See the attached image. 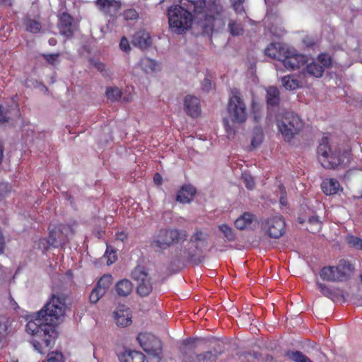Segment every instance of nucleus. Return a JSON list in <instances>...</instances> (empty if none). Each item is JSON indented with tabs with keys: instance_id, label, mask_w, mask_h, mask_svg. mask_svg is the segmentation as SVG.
<instances>
[{
	"instance_id": "nucleus-2",
	"label": "nucleus",
	"mask_w": 362,
	"mask_h": 362,
	"mask_svg": "<svg viewBox=\"0 0 362 362\" xmlns=\"http://www.w3.org/2000/svg\"><path fill=\"white\" fill-rule=\"evenodd\" d=\"M67 308L66 296H52L50 301L30 317L26 325V331L39 339L32 341L39 353L42 354L45 348L54 344L57 335L55 326L59 323Z\"/></svg>"
},
{
	"instance_id": "nucleus-39",
	"label": "nucleus",
	"mask_w": 362,
	"mask_h": 362,
	"mask_svg": "<svg viewBox=\"0 0 362 362\" xmlns=\"http://www.w3.org/2000/svg\"><path fill=\"white\" fill-rule=\"evenodd\" d=\"M103 257L107 259V265L110 266L117 260V252L112 246L107 245V248Z\"/></svg>"
},
{
	"instance_id": "nucleus-62",
	"label": "nucleus",
	"mask_w": 362,
	"mask_h": 362,
	"mask_svg": "<svg viewBox=\"0 0 362 362\" xmlns=\"http://www.w3.org/2000/svg\"><path fill=\"white\" fill-rule=\"evenodd\" d=\"M232 3L233 4H243V2H244V0H232Z\"/></svg>"
},
{
	"instance_id": "nucleus-8",
	"label": "nucleus",
	"mask_w": 362,
	"mask_h": 362,
	"mask_svg": "<svg viewBox=\"0 0 362 362\" xmlns=\"http://www.w3.org/2000/svg\"><path fill=\"white\" fill-rule=\"evenodd\" d=\"M137 340L146 352L153 362H159L162 358V344L159 339L151 333H141L137 337Z\"/></svg>"
},
{
	"instance_id": "nucleus-34",
	"label": "nucleus",
	"mask_w": 362,
	"mask_h": 362,
	"mask_svg": "<svg viewBox=\"0 0 362 362\" xmlns=\"http://www.w3.org/2000/svg\"><path fill=\"white\" fill-rule=\"evenodd\" d=\"M153 291L151 278L139 281L136 287L137 294H150Z\"/></svg>"
},
{
	"instance_id": "nucleus-59",
	"label": "nucleus",
	"mask_w": 362,
	"mask_h": 362,
	"mask_svg": "<svg viewBox=\"0 0 362 362\" xmlns=\"http://www.w3.org/2000/svg\"><path fill=\"white\" fill-rule=\"evenodd\" d=\"M12 4V0H0V5L2 6H11Z\"/></svg>"
},
{
	"instance_id": "nucleus-50",
	"label": "nucleus",
	"mask_w": 362,
	"mask_h": 362,
	"mask_svg": "<svg viewBox=\"0 0 362 362\" xmlns=\"http://www.w3.org/2000/svg\"><path fill=\"white\" fill-rule=\"evenodd\" d=\"M262 139H263V134L262 133L257 134L256 136H254L253 139H252L251 145L254 148H256L257 146L260 145V144L262 141Z\"/></svg>"
},
{
	"instance_id": "nucleus-30",
	"label": "nucleus",
	"mask_w": 362,
	"mask_h": 362,
	"mask_svg": "<svg viewBox=\"0 0 362 362\" xmlns=\"http://www.w3.org/2000/svg\"><path fill=\"white\" fill-rule=\"evenodd\" d=\"M336 269L334 266H328L323 267L320 272V277L328 281H338L336 276Z\"/></svg>"
},
{
	"instance_id": "nucleus-45",
	"label": "nucleus",
	"mask_w": 362,
	"mask_h": 362,
	"mask_svg": "<svg viewBox=\"0 0 362 362\" xmlns=\"http://www.w3.org/2000/svg\"><path fill=\"white\" fill-rule=\"evenodd\" d=\"M122 16L126 21L136 20L139 17V13L135 9L129 8L125 10Z\"/></svg>"
},
{
	"instance_id": "nucleus-26",
	"label": "nucleus",
	"mask_w": 362,
	"mask_h": 362,
	"mask_svg": "<svg viewBox=\"0 0 362 362\" xmlns=\"http://www.w3.org/2000/svg\"><path fill=\"white\" fill-rule=\"evenodd\" d=\"M267 104L269 107H277L280 103V92L276 87L269 86L267 89Z\"/></svg>"
},
{
	"instance_id": "nucleus-46",
	"label": "nucleus",
	"mask_w": 362,
	"mask_h": 362,
	"mask_svg": "<svg viewBox=\"0 0 362 362\" xmlns=\"http://www.w3.org/2000/svg\"><path fill=\"white\" fill-rule=\"evenodd\" d=\"M64 358L62 353L55 351L47 355V362H63Z\"/></svg>"
},
{
	"instance_id": "nucleus-12",
	"label": "nucleus",
	"mask_w": 362,
	"mask_h": 362,
	"mask_svg": "<svg viewBox=\"0 0 362 362\" xmlns=\"http://www.w3.org/2000/svg\"><path fill=\"white\" fill-rule=\"evenodd\" d=\"M306 61L305 55L300 54H290V52L286 50L281 62L286 69L295 70L304 65Z\"/></svg>"
},
{
	"instance_id": "nucleus-36",
	"label": "nucleus",
	"mask_w": 362,
	"mask_h": 362,
	"mask_svg": "<svg viewBox=\"0 0 362 362\" xmlns=\"http://www.w3.org/2000/svg\"><path fill=\"white\" fill-rule=\"evenodd\" d=\"M308 226H307V230L312 233H315L320 230L322 228V221L320 220L319 217L313 216L308 218Z\"/></svg>"
},
{
	"instance_id": "nucleus-54",
	"label": "nucleus",
	"mask_w": 362,
	"mask_h": 362,
	"mask_svg": "<svg viewBox=\"0 0 362 362\" xmlns=\"http://www.w3.org/2000/svg\"><path fill=\"white\" fill-rule=\"evenodd\" d=\"M232 6H233V8L234 11H235V13H245V9H244L243 4H236L232 3Z\"/></svg>"
},
{
	"instance_id": "nucleus-24",
	"label": "nucleus",
	"mask_w": 362,
	"mask_h": 362,
	"mask_svg": "<svg viewBox=\"0 0 362 362\" xmlns=\"http://www.w3.org/2000/svg\"><path fill=\"white\" fill-rule=\"evenodd\" d=\"M218 358V354L212 351H206L203 354H193L187 359V362H215Z\"/></svg>"
},
{
	"instance_id": "nucleus-37",
	"label": "nucleus",
	"mask_w": 362,
	"mask_h": 362,
	"mask_svg": "<svg viewBox=\"0 0 362 362\" xmlns=\"http://www.w3.org/2000/svg\"><path fill=\"white\" fill-rule=\"evenodd\" d=\"M105 95L108 100L117 101L122 96V91L117 87H107L105 91Z\"/></svg>"
},
{
	"instance_id": "nucleus-19",
	"label": "nucleus",
	"mask_w": 362,
	"mask_h": 362,
	"mask_svg": "<svg viewBox=\"0 0 362 362\" xmlns=\"http://www.w3.org/2000/svg\"><path fill=\"white\" fill-rule=\"evenodd\" d=\"M112 284V276L110 274L103 275L97 282L90 294H105Z\"/></svg>"
},
{
	"instance_id": "nucleus-3",
	"label": "nucleus",
	"mask_w": 362,
	"mask_h": 362,
	"mask_svg": "<svg viewBox=\"0 0 362 362\" xmlns=\"http://www.w3.org/2000/svg\"><path fill=\"white\" fill-rule=\"evenodd\" d=\"M351 154L350 149L330 145L328 133L324 134L317 148L318 160L327 169L344 168L350 162Z\"/></svg>"
},
{
	"instance_id": "nucleus-55",
	"label": "nucleus",
	"mask_w": 362,
	"mask_h": 362,
	"mask_svg": "<svg viewBox=\"0 0 362 362\" xmlns=\"http://www.w3.org/2000/svg\"><path fill=\"white\" fill-rule=\"evenodd\" d=\"M153 182L157 185H160L163 182L162 176L158 173H156L153 176Z\"/></svg>"
},
{
	"instance_id": "nucleus-9",
	"label": "nucleus",
	"mask_w": 362,
	"mask_h": 362,
	"mask_svg": "<svg viewBox=\"0 0 362 362\" xmlns=\"http://www.w3.org/2000/svg\"><path fill=\"white\" fill-rule=\"evenodd\" d=\"M73 229L69 225L60 224L53 229L49 228V235L47 240V246L45 247L47 250L49 246L59 247L63 246L68 241V235L72 233Z\"/></svg>"
},
{
	"instance_id": "nucleus-29",
	"label": "nucleus",
	"mask_w": 362,
	"mask_h": 362,
	"mask_svg": "<svg viewBox=\"0 0 362 362\" xmlns=\"http://www.w3.org/2000/svg\"><path fill=\"white\" fill-rule=\"evenodd\" d=\"M324 66L318 62H311L306 66L305 73L311 76L320 78L324 73Z\"/></svg>"
},
{
	"instance_id": "nucleus-13",
	"label": "nucleus",
	"mask_w": 362,
	"mask_h": 362,
	"mask_svg": "<svg viewBox=\"0 0 362 362\" xmlns=\"http://www.w3.org/2000/svg\"><path fill=\"white\" fill-rule=\"evenodd\" d=\"M73 17L66 12H63L59 16L58 28L62 35L67 37L73 36L74 30L73 28Z\"/></svg>"
},
{
	"instance_id": "nucleus-60",
	"label": "nucleus",
	"mask_w": 362,
	"mask_h": 362,
	"mask_svg": "<svg viewBox=\"0 0 362 362\" xmlns=\"http://www.w3.org/2000/svg\"><path fill=\"white\" fill-rule=\"evenodd\" d=\"M194 341H195V339H193V338H188V339H185V340L184 341V344H185V345H189V344H191L194 343Z\"/></svg>"
},
{
	"instance_id": "nucleus-53",
	"label": "nucleus",
	"mask_w": 362,
	"mask_h": 362,
	"mask_svg": "<svg viewBox=\"0 0 362 362\" xmlns=\"http://www.w3.org/2000/svg\"><path fill=\"white\" fill-rule=\"evenodd\" d=\"M128 238L127 234L124 231L117 232L116 233V239L121 242H124Z\"/></svg>"
},
{
	"instance_id": "nucleus-10",
	"label": "nucleus",
	"mask_w": 362,
	"mask_h": 362,
	"mask_svg": "<svg viewBox=\"0 0 362 362\" xmlns=\"http://www.w3.org/2000/svg\"><path fill=\"white\" fill-rule=\"evenodd\" d=\"M262 224L272 238H279L285 233L286 223L281 215L272 216Z\"/></svg>"
},
{
	"instance_id": "nucleus-16",
	"label": "nucleus",
	"mask_w": 362,
	"mask_h": 362,
	"mask_svg": "<svg viewBox=\"0 0 362 362\" xmlns=\"http://www.w3.org/2000/svg\"><path fill=\"white\" fill-rule=\"evenodd\" d=\"M334 269L338 281H345L350 278L354 267L349 261L341 259Z\"/></svg>"
},
{
	"instance_id": "nucleus-11",
	"label": "nucleus",
	"mask_w": 362,
	"mask_h": 362,
	"mask_svg": "<svg viewBox=\"0 0 362 362\" xmlns=\"http://www.w3.org/2000/svg\"><path fill=\"white\" fill-rule=\"evenodd\" d=\"M95 4L105 16L114 17L119 11L122 4L116 0H95Z\"/></svg>"
},
{
	"instance_id": "nucleus-49",
	"label": "nucleus",
	"mask_w": 362,
	"mask_h": 362,
	"mask_svg": "<svg viewBox=\"0 0 362 362\" xmlns=\"http://www.w3.org/2000/svg\"><path fill=\"white\" fill-rule=\"evenodd\" d=\"M119 48L122 51H124L127 53H128L131 50L129 40H127V38L126 37H122L121 38V40L119 42Z\"/></svg>"
},
{
	"instance_id": "nucleus-25",
	"label": "nucleus",
	"mask_w": 362,
	"mask_h": 362,
	"mask_svg": "<svg viewBox=\"0 0 362 362\" xmlns=\"http://www.w3.org/2000/svg\"><path fill=\"white\" fill-rule=\"evenodd\" d=\"M255 220V216L254 214L250 212H245L235 221L234 224L236 228L245 230L250 228Z\"/></svg>"
},
{
	"instance_id": "nucleus-42",
	"label": "nucleus",
	"mask_w": 362,
	"mask_h": 362,
	"mask_svg": "<svg viewBox=\"0 0 362 362\" xmlns=\"http://www.w3.org/2000/svg\"><path fill=\"white\" fill-rule=\"evenodd\" d=\"M140 65L146 72L154 71L156 69V63L149 58H144L140 61Z\"/></svg>"
},
{
	"instance_id": "nucleus-41",
	"label": "nucleus",
	"mask_w": 362,
	"mask_h": 362,
	"mask_svg": "<svg viewBox=\"0 0 362 362\" xmlns=\"http://www.w3.org/2000/svg\"><path fill=\"white\" fill-rule=\"evenodd\" d=\"M12 192V186L8 182H0V202L7 198Z\"/></svg>"
},
{
	"instance_id": "nucleus-20",
	"label": "nucleus",
	"mask_w": 362,
	"mask_h": 362,
	"mask_svg": "<svg viewBox=\"0 0 362 362\" xmlns=\"http://www.w3.org/2000/svg\"><path fill=\"white\" fill-rule=\"evenodd\" d=\"M195 194L196 189L193 186L185 185L178 191L176 199L177 202L182 204L189 203Z\"/></svg>"
},
{
	"instance_id": "nucleus-61",
	"label": "nucleus",
	"mask_w": 362,
	"mask_h": 362,
	"mask_svg": "<svg viewBox=\"0 0 362 362\" xmlns=\"http://www.w3.org/2000/svg\"><path fill=\"white\" fill-rule=\"evenodd\" d=\"M317 286L322 292H325L327 290L328 291V288H327L326 286H323L322 284H318Z\"/></svg>"
},
{
	"instance_id": "nucleus-5",
	"label": "nucleus",
	"mask_w": 362,
	"mask_h": 362,
	"mask_svg": "<svg viewBox=\"0 0 362 362\" xmlns=\"http://www.w3.org/2000/svg\"><path fill=\"white\" fill-rule=\"evenodd\" d=\"M277 126L286 141H290L298 134L304 126L300 116L293 112H286L277 118Z\"/></svg>"
},
{
	"instance_id": "nucleus-38",
	"label": "nucleus",
	"mask_w": 362,
	"mask_h": 362,
	"mask_svg": "<svg viewBox=\"0 0 362 362\" xmlns=\"http://www.w3.org/2000/svg\"><path fill=\"white\" fill-rule=\"evenodd\" d=\"M286 356L295 362H312L308 357L298 351H288Z\"/></svg>"
},
{
	"instance_id": "nucleus-28",
	"label": "nucleus",
	"mask_w": 362,
	"mask_h": 362,
	"mask_svg": "<svg viewBox=\"0 0 362 362\" xmlns=\"http://www.w3.org/2000/svg\"><path fill=\"white\" fill-rule=\"evenodd\" d=\"M117 294H131L133 290V284L129 279H123L115 285Z\"/></svg>"
},
{
	"instance_id": "nucleus-57",
	"label": "nucleus",
	"mask_w": 362,
	"mask_h": 362,
	"mask_svg": "<svg viewBox=\"0 0 362 362\" xmlns=\"http://www.w3.org/2000/svg\"><path fill=\"white\" fill-rule=\"evenodd\" d=\"M94 66L100 71L103 72L105 71V64L102 62H95Z\"/></svg>"
},
{
	"instance_id": "nucleus-31",
	"label": "nucleus",
	"mask_w": 362,
	"mask_h": 362,
	"mask_svg": "<svg viewBox=\"0 0 362 362\" xmlns=\"http://www.w3.org/2000/svg\"><path fill=\"white\" fill-rule=\"evenodd\" d=\"M23 24L25 27L26 31L31 33H37L42 28V25L40 21L32 19L30 17L24 18Z\"/></svg>"
},
{
	"instance_id": "nucleus-43",
	"label": "nucleus",
	"mask_w": 362,
	"mask_h": 362,
	"mask_svg": "<svg viewBox=\"0 0 362 362\" xmlns=\"http://www.w3.org/2000/svg\"><path fill=\"white\" fill-rule=\"evenodd\" d=\"M348 244L358 250H362V239L356 236H349L346 238Z\"/></svg>"
},
{
	"instance_id": "nucleus-33",
	"label": "nucleus",
	"mask_w": 362,
	"mask_h": 362,
	"mask_svg": "<svg viewBox=\"0 0 362 362\" xmlns=\"http://www.w3.org/2000/svg\"><path fill=\"white\" fill-rule=\"evenodd\" d=\"M11 323V321L9 317L0 316V341L10 332Z\"/></svg>"
},
{
	"instance_id": "nucleus-35",
	"label": "nucleus",
	"mask_w": 362,
	"mask_h": 362,
	"mask_svg": "<svg viewBox=\"0 0 362 362\" xmlns=\"http://www.w3.org/2000/svg\"><path fill=\"white\" fill-rule=\"evenodd\" d=\"M228 31L233 36H240L244 33V28L242 23L234 20H230L228 25Z\"/></svg>"
},
{
	"instance_id": "nucleus-22",
	"label": "nucleus",
	"mask_w": 362,
	"mask_h": 362,
	"mask_svg": "<svg viewBox=\"0 0 362 362\" xmlns=\"http://www.w3.org/2000/svg\"><path fill=\"white\" fill-rule=\"evenodd\" d=\"M144 355L138 351L125 350L119 355L120 362H144Z\"/></svg>"
},
{
	"instance_id": "nucleus-15",
	"label": "nucleus",
	"mask_w": 362,
	"mask_h": 362,
	"mask_svg": "<svg viewBox=\"0 0 362 362\" xmlns=\"http://www.w3.org/2000/svg\"><path fill=\"white\" fill-rule=\"evenodd\" d=\"M115 322L118 326L127 327L132 324V314L129 308L119 305L114 312Z\"/></svg>"
},
{
	"instance_id": "nucleus-1",
	"label": "nucleus",
	"mask_w": 362,
	"mask_h": 362,
	"mask_svg": "<svg viewBox=\"0 0 362 362\" xmlns=\"http://www.w3.org/2000/svg\"><path fill=\"white\" fill-rule=\"evenodd\" d=\"M223 13L220 0H184L182 5L171 6L168 10L169 25L177 33L189 29L193 18L203 33H211L215 21L221 18Z\"/></svg>"
},
{
	"instance_id": "nucleus-56",
	"label": "nucleus",
	"mask_w": 362,
	"mask_h": 362,
	"mask_svg": "<svg viewBox=\"0 0 362 362\" xmlns=\"http://www.w3.org/2000/svg\"><path fill=\"white\" fill-rule=\"evenodd\" d=\"M211 83L210 80L208 78H205L204 80L202 89L204 91H209V89L211 88Z\"/></svg>"
},
{
	"instance_id": "nucleus-14",
	"label": "nucleus",
	"mask_w": 362,
	"mask_h": 362,
	"mask_svg": "<svg viewBox=\"0 0 362 362\" xmlns=\"http://www.w3.org/2000/svg\"><path fill=\"white\" fill-rule=\"evenodd\" d=\"M184 109L191 117H198L201 113L200 103L198 98L188 95L184 100Z\"/></svg>"
},
{
	"instance_id": "nucleus-6",
	"label": "nucleus",
	"mask_w": 362,
	"mask_h": 362,
	"mask_svg": "<svg viewBox=\"0 0 362 362\" xmlns=\"http://www.w3.org/2000/svg\"><path fill=\"white\" fill-rule=\"evenodd\" d=\"M227 111L231 122L237 124L244 123L247 117L246 105L242 98L241 93L237 90L231 91Z\"/></svg>"
},
{
	"instance_id": "nucleus-17",
	"label": "nucleus",
	"mask_w": 362,
	"mask_h": 362,
	"mask_svg": "<svg viewBox=\"0 0 362 362\" xmlns=\"http://www.w3.org/2000/svg\"><path fill=\"white\" fill-rule=\"evenodd\" d=\"M132 43L141 49H146L152 45L150 34L145 30L137 31L132 37Z\"/></svg>"
},
{
	"instance_id": "nucleus-32",
	"label": "nucleus",
	"mask_w": 362,
	"mask_h": 362,
	"mask_svg": "<svg viewBox=\"0 0 362 362\" xmlns=\"http://www.w3.org/2000/svg\"><path fill=\"white\" fill-rule=\"evenodd\" d=\"M132 277L139 282L144 281L149 278L148 269L143 265H137L132 272Z\"/></svg>"
},
{
	"instance_id": "nucleus-58",
	"label": "nucleus",
	"mask_w": 362,
	"mask_h": 362,
	"mask_svg": "<svg viewBox=\"0 0 362 362\" xmlns=\"http://www.w3.org/2000/svg\"><path fill=\"white\" fill-rule=\"evenodd\" d=\"M89 300L91 303H96L100 300V296H89Z\"/></svg>"
},
{
	"instance_id": "nucleus-48",
	"label": "nucleus",
	"mask_w": 362,
	"mask_h": 362,
	"mask_svg": "<svg viewBox=\"0 0 362 362\" xmlns=\"http://www.w3.org/2000/svg\"><path fill=\"white\" fill-rule=\"evenodd\" d=\"M46 61L51 65L54 66L59 57V53L47 54L43 55Z\"/></svg>"
},
{
	"instance_id": "nucleus-7",
	"label": "nucleus",
	"mask_w": 362,
	"mask_h": 362,
	"mask_svg": "<svg viewBox=\"0 0 362 362\" xmlns=\"http://www.w3.org/2000/svg\"><path fill=\"white\" fill-rule=\"evenodd\" d=\"M208 233H204L200 230H196L189 239V243L194 246V251L192 252L189 250H185L183 255L180 256V258L194 262L196 264H199L202 262L200 257L203 253L204 249L208 245Z\"/></svg>"
},
{
	"instance_id": "nucleus-18",
	"label": "nucleus",
	"mask_w": 362,
	"mask_h": 362,
	"mask_svg": "<svg viewBox=\"0 0 362 362\" xmlns=\"http://www.w3.org/2000/svg\"><path fill=\"white\" fill-rule=\"evenodd\" d=\"M334 304H351L356 306H362V296H325Z\"/></svg>"
},
{
	"instance_id": "nucleus-63",
	"label": "nucleus",
	"mask_w": 362,
	"mask_h": 362,
	"mask_svg": "<svg viewBox=\"0 0 362 362\" xmlns=\"http://www.w3.org/2000/svg\"><path fill=\"white\" fill-rule=\"evenodd\" d=\"M56 42H57V41H56V40H55V39H54V38H51V39H49V44L50 45H54L56 44Z\"/></svg>"
},
{
	"instance_id": "nucleus-44",
	"label": "nucleus",
	"mask_w": 362,
	"mask_h": 362,
	"mask_svg": "<svg viewBox=\"0 0 362 362\" xmlns=\"http://www.w3.org/2000/svg\"><path fill=\"white\" fill-rule=\"evenodd\" d=\"M318 61L320 62V65L324 66V69L325 68H329L332 65V59L331 57L325 53H322L319 54Z\"/></svg>"
},
{
	"instance_id": "nucleus-4",
	"label": "nucleus",
	"mask_w": 362,
	"mask_h": 362,
	"mask_svg": "<svg viewBox=\"0 0 362 362\" xmlns=\"http://www.w3.org/2000/svg\"><path fill=\"white\" fill-rule=\"evenodd\" d=\"M187 238V233L185 230L162 228L151 236L149 246L156 252H163L175 244L183 243Z\"/></svg>"
},
{
	"instance_id": "nucleus-21",
	"label": "nucleus",
	"mask_w": 362,
	"mask_h": 362,
	"mask_svg": "<svg viewBox=\"0 0 362 362\" xmlns=\"http://www.w3.org/2000/svg\"><path fill=\"white\" fill-rule=\"evenodd\" d=\"M265 54L271 58L281 61L286 50L280 43H270L264 50Z\"/></svg>"
},
{
	"instance_id": "nucleus-40",
	"label": "nucleus",
	"mask_w": 362,
	"mask_h": 362,
	"mask_svg": "<svg viewBox=\"0 0 362 362\" xmlns=\"http://www.w3.org/2000/svg\"><path fill=\"white\" fill-rule=\"evenodd\" d=\"M218 229L223 233L224 237L229 242H233L235 240V235L232 229L227 224H221L218 226Z\"/></svg>"
},
{
	"instance_id": "nucleus-23",
	"label": "nucleus",
	"mask_w": 362,
	"mask_h": 362,
	"mask_svg": "<svg viewBox=\"0 0 362 362\" xmlns=\"http://www.w3.org/2000/svg\"><path fill=\"white\" fill-rule=\"evenodd\" d=\"M340 188V184L338 180L334 178H326L321 183V189L327 195L335 194Z\"/></svg>"
},
{
	"instance_id": "nucleus-52",
	"label": "nucleus",
	"mask_w": 362,
	"mask_h": 362,
	"mask_svg": "<svg viewBox=\"0 0 362 362\" xmlns=\"http://www.w3.org/2000/svg\"><path fill=\"white\" fill-rule=\"evenodd\" d=\"M9 119L10 117L7 115V112H4L2 110V107L0 105V124L8 122Z\"/></svg>"
},
{
	"instance_id": "nucleus-27",
	"label": "nucleus",
	"mask_w": 362,
	"mask_h": 362,
	"mask_svg": "<svg viewBox=\"0 0 362 362\" xmlns=\"http://www.w3.org/2000/svg\"><path fill=\"white\" fill-rule=\"evenodd\" d=\"M283 86L288 90H293L300 87V81L293 75H287L281 78Z\"/></svg>"
},
{
	"instance_id": "nucleus-64",
	"label": "nucleus",
	"mask_w": 362,
	"mask_h": 362,
	"mask_svg": "<svg viewBox=\"0 0 362 362\" xmlns=\"http://www.w3.org/2000/svg\"><path fill=\"white\" fill-rule=\"evenodd\" d=\"M280 202L282 205H286V199H284V197H281Z\"/></svg>"
},
{
	"instance_id": "nucleus-47",
	"label": "nucleus",
	"mask_w": 362,
	"mask_h": 362,
	"mask_svg": "<svg viewBox=\"0 0 362 362\" xmlns=\"http://www.w3.org/2000/svg\"><path fill=\"white\" fill-rule=\"evenodd\" d=\"M243 179L247 189L251 190L255 187V183L254 179L250 175H243Z\"/></svg>"
},
{
	"instance_id": "nucleus-51",
	"label": "nucleus",
	"mask_w": 362,
	"mask_h": 362,
	"mask_svg": "<svg viewBox=\"0 0 362 362\" xmlns=\"http://www.w3.org/2000/svg\"><path fill=\"white\" fill-rule=\"evenodd\" d=\"M223 125H224V128H225V130L226 132H227V134L228 135H230V134H235V130L234 129L230 126V123H229V119L228 118H224L223 120Z\"/></svg>"
}]
</instances>
